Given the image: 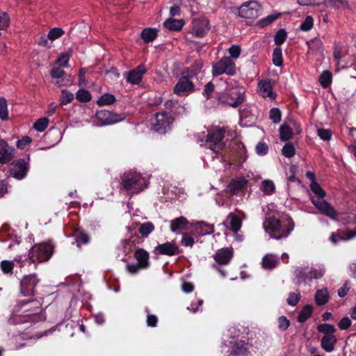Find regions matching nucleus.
<instances>
[{
	"instance_id": "nucleus-1",
	"label": "nucleus",
	"mask_w": 356,
	"mask_h": 356,
	"mask_svg": "<svg viewBox=\"0 0 356 356\" xmlns=\"http://www.w3.org/2000/svg\"><path fill=\"white\" fill-rule=\"evenodd\" d=\"M265 232L270 238L280 240L286 238L294 229L291 219L280 220L274 217H269L263 223Z\"/></svg>"
},
{
	"instance_id": "nucleus-2",
	"label": "nucleus",
	"mask_w": 356,
	"mask_h": 356,
	"mask_svg": "<svg viewBox=\"0 0 356 356\" xmlns=\"http://www.w3.org/2000/svg\"><path fill=\"white\" fill-rule=\"evenodd\" d=\"M310 189L315 194V196H311L310 199L316 208L322 214L329 217L331 219H336L339 215L338 212L335 210L331 204L323 199L326 195L325 191L316 181H312L311 183Z\"/></svg>"
},
{
	"instance_id": "nucleus-3",
	"label": "nucleus",
	"mask_w": 356,
	"mask_h": 356,
	"mask_svg": "<svg viewBox=\"0 0 356 356\" xmlns=\"http://www.w3.org/2000/svg\"><path fill=\"white\" fill-rule=\"evenodd\" d=\"M121 186L120 190L132 191V193H137L143 191L145 186L144 179L136 172H124L122 177Z\"/></svg>"
},
{
	"instance_id": "nucleus-4",
	"label": "nucleus",
	"mask_w": 356,
	"mask_h": 356,
	"mask_svg": "<svg viewBox=\"0 0 356 356\" xmlns=\"http://www.w3.org/2000/svg\"><path fill=\"white\" fill-rule=\"evenodd\" d=\"M53 247L51 244H37L30 250L29 259L31 263L46 261L51 257Z\"/></svg>"
},
{
	"instance_id": "nucleus-5",
	"label": "nucleus",
	"mask_w": 356,
	"mask_h": 356,
	"mask_svg": "<svg viewBox=\"0 0 356 356\" xmlns=\"http://www.w3.org/2000/svg\"><path fill=\"white\" fill-rule=\"evenodd\" d=\"M325 272L324 268L321 266L311 267L310 268L298 267L295 271L297 284H300L307 280H312L313 279H320L324 275Z\"/></svg>"
},
{
	"instance_id": "nucleus-6",
	"label": "nucleus",
	"mask_w": 356,
	"mask_h": 356,
	"mask_svg": "<svg viewBox=\"0 0 356 356\" xmlns=\"http://www.w3.org/2000/svg\"><path fill=\"white\" fill-rule=\"evenodd\" d=\"M244 94L245 89L242 86L235 81L229 83L226 88L227 103L233 107H237L244 101Z\"/></svg>"
},
{
	"instance_id": "nucleus-7",
	"label": "nucleus",
	"mask_w": 356,
	"mask_h": 356,
	"mask_svg": "<svg viewBox=\"0 0 356 356\" xmlns=\"http://www.w3.org/2000/svg\"><path fill=\"white\" fill-rule=\"evenodd\" d=\"M235 73V62L228 56L222 57L218 62L214 63L212 67V74L214 76L222 74L233 76Z\"/></svg>"
},
{
	"instance_id": "nucleus-8",
	"label": "nucleus",
	"mask_w": 356,
	"mask_h": 356,
	"mask_svg": "<svg viewBox=\"0 0 356 356\" xmlns=\"http://www.w3.org/2000/svg\"><path fill=\"white\" fill-rule=\"evenodd\" d=\"M225 136L223 129L216 127L213 131L207 134L206 144L211 150L215 152H219L224 147L222 139Z\"/></svg>"
},
{
	"instance_id": "nucleus-9",
	"label": "nucleus",
	"mask_w": 356,
	"mask_h": 356,
	"mask_svg": "<svg viewBox=\"0 0 356 356\" xmlns=\"http://www.w3.org/2000/svg\"><path fill=\"white\" fill-rule=\"evenodd\" d=\"M172 122L173 118L170 114L162 112L155 115L154 118L152 119L151 124L156 131L164 133Z\"/></svg>"
},
{
	"instance_id": "nucleus-10",
	"label": "nucleus",
	"mask_w": 356,
	"mask_h": 356,
	"mask_svg": "<svg viewBox=\"0 0 356 356\" xmlns=\"http://www.w3.org/2000/svg\"><path fill=\"white\" fill-rule=\"evenodd\" d=\"M261 6L257 1H249L238 9L239 15L247 19H255L261 13Z\"/></svg>"
},
{
	"instance_id": "nucleus-11",
	"label": "nucleus",
	"mask_w": 356,
	"mask_h": 356,
	"mask_svg": "<svg viewBox=\"0 0 356 356\" xmlns=\"http://www.w3.org/2000/svg\"><path fill=\"white\" fill-rule=\"evenodd\" d=\"M38 283L35 275L24 276L20 283V293L24 296H29L34 294V289Z\"/></svg>"
},
{
	"instance_id": "nucleus-12",
	"label": "nucleus",
	"mask_w": 356,
	"mask_h": 356,
	"mask_svg": "<svg viewBox=\"0 0 356 356\" xmlns=\"http://www.w3.org/2000/svg\"><path fill=\"white\" fill-rule=\"evenodd\" d=\"M96 117L98 119V120H99L104 125H108L119 122L124 120L125 118L124 115H118L116 113L106 110L98 111L96 113Z\"/></svg>"
},
{
	"instance_id": "nucleus-13",
	"label": "nucleus",
	"mask_w": 356,
	"mask_h": 356,
	"mask_svg": "<svg viewBox=\"0 0 356 356\" xmlns=\"http://www.w3.org/2000/svg\"><path fill=\"white\" fill-rule=\"evenodd\" d=\"M193 88V83L189 80L188 76H182L175 84L173 91L179 96H185L192 92Z\"/></svg>"
},
{
	"instance_id": "nucleus-14",
	"label": "nucleus",
	"mask_w": 356,
	"mask_h": 356,
	"mask_svg": "<svg viewBox=\"0 0 356 356\" xmlns=\"http://www.w3.org/2000/svg\"><path fill=\"white\" fill-rule=\"evenodd\" d=\"M27 163L23 159L13 162L10 166V171L11 175L18 179H22L24 178L27 172Z\"/></svg>"
},
{
	"instance_id": "nucleus-15",
	"label": "nucleus",
	"mask_w": 356,
	"mask_h": 356,
	"mask_svg": "<svg viewBox=\"0 0 356 356\" xmlns=\"http://www.w3.org/2000/svg\"><path fill=\"white\" fill-rule=\"evenodd\" d=\"M213 257L218 264L226 265L229 263L233 257V249L232 248L219 249L213 254Z\"/></svg>"
},
{
	"instance_id": "nucleus-16",
	"label": "nucleus",
	"mask_w": 356,
	"mask_h": 356,
	"mask_svg": "<svg viewBox=\"0 0 356 356\" xmlns=\"http://www.w3.org/2000/svg\"><path fill=\"white\" fill-rule=\"evenodd\" d=\"M156 254L172 256L179 253V248L175 241L159 244L154 248Z\"/></svg>"
},
{
	"instance_id": "nucleus-17",
	"label": "nucleus",
	"mask_w": 356,
	"mask_h": 356,
	"mask_svg": "<svg viewBox=\"0 0 356 356\" xmlns=\"http://www.w3.org/2000/svg\"><path fill=\"white\" fill-rule=\"evenodd\" d=\"M146 70L145 66L140 65L134 70L127 72L125 76L127 82L131 84L138 83L141 81L143 75L146 72Z\"/></svg>"
},
{
	"instance_id": "nucleus-18",
	"label": "nucleus",
	"mask_w": 356,
	"mask_h": 356,
	"mask_svg": "<svg viewBox=\"0 0 356 356\" xmlns=\"http://www.w3.org/2000/svg\"><path fill=\"white\" fill-rule=\"evenodd\" d=\"M355 237H356V231L339 229L331 234L330 240L332 243L337 244L340 240L348 241Z\"/></svg>"
},
{
	"instance_id": "nucleus-19",
	"label": "nucleus",
	"mask_w": 356,
	"mask_h": 356,
	"mask_svg": "<svg viewBox=\"0 0 356 356\" xmlns=\"http://www.w3.org/2000/svg\"><path fill=\"white\" fill-rule=\"evenodd\" d=\"M223 225L234 233H237L241 227V220L234 213H230L227 216Z\"/></svg>"
},
{
	"instance_id": "nucleus-20",
	"label": "nucleus",
	"mask_w": 356,
	"mask_h": 356,
	"mask_svg": "<svg viewBox=\"0 0 356 356\" xmlns=\"http://www.w3.org/2000/svg\"><path fill=\"white\" fill-rule=\"evenodd\" d=\"M14 157V149L0 140V163H6Z\"/></svg>"
},
{
	"instance_id": "nucleus-21",
	"label": "nucleus",
	"mask_w": 356,
	"mask_h": 356,
	"mask_svg": "<svg viewBox=\"0 0 356 356\" xmlns=\"http://www.w3.org/2000/svg\"><path fill=\"white\" fill-rule=\"evenodd\" d=\"M209 29V22L207 20H195L193 22L192 33L197 37L202 38L207 33Z\"/></svg>"
},
{
	"instance_id": "nucleus-22",
	"label": "nucleus",
	"mask_w": 356,
	"mask_h": 356,
	"mask_svg": "<svg viewBox=\"0 0 356 356\" xmlns=\"http://www.w3.org/2000/svg\"><path fill=\"white\" fill-rule=\"evenodd\" d=\"M259 93L263 97H268L271 99L275 97V94L273 91L272 86L269 81H260L258 83Z\"/></svg>"
},
{
	"instance_id": "nucleus-23",
	"label": "nucleus",
	"mask_w": 356,
	"mask_h": 356,
	"mask_svg": "<svg viewBox=\"0 0 356 356\" xmlns=\"http://www.w3.org/2000/svg\"><path fill=\"white\" fill-rule=\"evenodd\" d=\"M279 264V257L273 254H266L261 259V267L266 270L275 268Z\"/></svg>"
},
{
	"instance_id": "nucleus-24",
	"label": "nucleus",
	"mask_w": 356,
	"mask_h": 356,
	"mask_svg": "<svg viewBox=\"0 0 356 356\" xmlns=\"http://www.w3.org/2000/svg\"><path fill=\"white\" fill-rule=\"evenodd\" d=\"M337 341L334 335H324L321 339V346L326 352H332L334 349Z\"/></svg>"
},
{
	"instance_id": "nucleus-25",
	"label": "nucleus",
	"mask_w": 356,
	"mask_h": 356,
	"mask_svg": "<svg viewBox=\"0 0 356 356\" xmlns=\"http://www.w3.org/2000/svg\"><path fill=\"white\" fill-rule=\"evenodd\" d=\"M188 221L183 216L170 221V230L172 232H181L187 229Z\"/></svg>"
},
{
	"instance_id": "nucleus-26",
	"label": "nucleus",
	"mask_w": 356,
	"mask_h": 356,
	"mask_svg": "<svg viewBox=\"0 0 356 356\" xmlns=\"http://www.w3.org/2000/svg\"><path fill=\"white\" fill-rule=\"evenodd\" d=\"M246 183L247 181L243 178L234 180L228 185L227 191L231 195H236L245 186Z\"/></svg>"
},
{
	"instance_id": "nucleus-27",
	"label": "nucleus",
	"mask_w": 356,
	"mask_h": 356,
	"mask_svg": "<svg viewBox=\"0 0 356 356\" xmlns=\"http://www.w3.org/2000/svg\"><path fill=\"white\" fill-rule=\"evenodd\" d=\"M135 258L143 268H145L149 266V253L143 249H138L134 253Z\"/></svg>"
},
{
	"instance_id": "nucleus-28",
	"label": "nucleus",
	"mask_w": 356,
	"mask_h": 356,
	"mask_svg": "<svg viewBox=\"0 0 356 356\" xmlns=\"http://www.w3.org/2000/svg\"><path fill=\"white\" fill-rule=\"evenodd\" d=\"M329 293L327 289L317 290L315 295V301L317 305H325L329 301Z\"/></svg>"
},
{
	"instance_id": "nucleus-29",
	"label": "nucleus",
	"mask_w": 356,
	"mask_h": 356,
	"mask_svg": "<svg viewBox=\"0 0 356 356\" xmlns=\"http://www.w3.org/2000/svg\"><path fill=\"white\" fill-rule=\"evenodd\" d=\"M280 138L282 141L290 140L293 136V131L289 124H282L279 129Z\"/></svg>"
},
{
	"instance_id": "nucleus-30",
	"label": "nucleus",
	"mask_w": 356,
	"mask_h": 356,
	"mask_svg": "<svg viewBox=\"0 0 356 356\" xmlns=\"http://www.w3.org/2000/svg\"><path fill=\"white\" fill-rule=\"evenodd\" d=\"M184 25L182 20L168 19L165 21L163 26L170 31H179Z\"/></svg>"
},
{
	"instance_id": "nucleus-31",
	"label": "nucleus",
	"mask_w": 356,
	"mask_h": 356,
	"mask_svg": "<svg viewBox=\"0 0 356 356\" xmlns=\"http://www.w3.org/2000/svg\"><path fill=\"white\" fill-rule=\"evenodd\" d=\"M157 35V30L152 28L145 29L141 33V38L145 42L153 41Z\"/></svg>"
},
{
	"instance_id": "nucleus-32",
	"label": "nucleus",
	"mask_w": 356,
	"mask_h": 356,
	"mask_svg": "<svg viewBox=\"0 0 356 356\" xmlns=\"http://www.w3.org/2000/svg\"><path fill=\"white\" fill-rule=\"evenodd\" d=\"M115 102V97L114 95L106 93L102 95L97 101V104L99 106H106V105H111L113 104Z\"/></svg>"
},
{
	"instance_id": "nucleus-33",
	"label": "nucleus",
	"mask_w": 356,
	"mask_h": 356,
	"mask_svg": "<svg viewBox=\"0 0 356 356\" xmlns=\"http://www.w3.org/2000/svg\"><path fill=\"white\" fill-rule=\"evenodd\" d=\"M312 311L313 308L311 305L305 306L298 316V321L304 323L312 315Z\"/></svg>"
},
{
	"instance_id": "nucleus-34",
	"label": "nucleus",
	"mask_w": 356,
	"mask_h": 356,
	"mask_svg": "<svg viewBox=\"0 0 356 356\" xmlns=\"http://www.w3.org/2000/svg\"><path fill=\"white\" fill-rule=\"evenodd\" d=\"M154 229V225L150 222H147L140 225L139 232L143 236L147 237Z\"/></svg>"
},
{
	"instance_id": "nucleus-35",
	"label": "nucleus",
	"mask_w": 356,
	"mask_h": 356,
	"mask_svg": "<svg viewBox=\"0 0 356 356\" xmlns=\"http://www.w3.org/2000/svg\"><path fill=\"white\" fill-rule=\"evenodd\" d=\"M275 186L273 181L266 179L262 181L261 189L266 195H270L275 191Z\"/></svg>"
},
{
	"instance_id": "nucleus-36",
	"label": "nucleus",
	"mask_w": 356,
	"mask_h": 356,
	"mask_svg": "<svg viewBox=\"0 0 356 356\" xmlns=\"http://www.w3.org/2000/svg\"><path fill=\"white\" fill-rule=\"evenodd\" d=\"M15 264L13 261L3 260L0 264V268L4 274H12Z\"/></svg>"
},
{
	"instance_id": "nucleus-37",
	"label": "nucleus",
	"mask_w": 356,
	"mask_h": 356,
	"mask_svg": "<svg viewBox=\"0 0 356 356\" xmlns=\"http://www.w3.org/2000/svg\"><path fill=\"white\" fill-rule=\"evenodd\" d=\"M273 63L275 66L280 67L282 65V49L280 47H276L273 50Z\"/></svg>"
},
{
	"instance_id": "nucleus-38",
	"label": "nucleus",
	"mask_w": 356,
	"mask_h": 356,
	"mask_svg": "<svg viewBox=\"0 0 356 356\" xmlns=\"http://www.w3.org/2000/svg\"><path fill=\"white\" fill-rule=\"evenodd\" d=\"M332 81V74L329 71H325L319 77V82L321 85L326 88H327Z\"/></svg>"
},
{
	"instance_id": "nucleus-39",
	"label": "nucleus",
	"mask_w": 356,
	"mask_h": 356,
	"mask_svg": "<svg viewBox=\"0 0 356 356\" xmlns=\"http://www.w3.org/2000/svg\"><path fill=\"white\" fill-rule=\"evenodd\" d=\"M321 3L325 4L326 6L334 8H343L347 6V3L343 0H323Z\"/></svg>"
},
{
	"instance_id": "nucleus-40",
	"label": "nucleus",
	"mask_w": 356,
	"mask_h": 356,
	"mask_svg": "<svg viewBox=\"0 0 356 356\" xmlns=\"http://www.w3.org/2000/svg\"><path fill=\"white\" fill-rule=\"evenodd\" d=\"M282 154L286 158H291L296 154L293 145L291 143H286L282 149Z\"/></svg>"
},
{
	"instance_id": "nucleus-41",
	"label": "nucleus",
	"mask_w": 356,
	"mask_h": 356,
	"mask_svg": "<svg viewBox=\"0 0 356 356\" xmlns=\"http://www.w3.org/2000/svg\"><path fill=\"white\" fill-rule=\"evenodd\" d=\"M49 120L47 118L38 119L34 124L33 127L38 131H43L48 126Z\"/></svg>"
},
{
	"instance_id": "nucleus-42",
	"label": "nucleus",
	"mask_w": 356,
	"mask_h": 356,
	"mask_svg": "<svg viewBox=\"0 0 356 356\" xmlns=\"http://www.w3.org/2000/svg\"><path fill=\"white\" fill-rule=\"evenodd\" d=\"M318 330L320 332H323L325 334V335H334L333 333L336 332V328L334 325L324 323L321 324L318 327Z\"/></svg>"
},
{
	"instance_id": "nucleus-43",
	"label": "nucleus",
	"mask_w": 356,
	"mask_h": 356,
	"mask_svg": "<svg viewBox=\"0 0 356 356\" xmlns=\"http://www.w3.org/2000/svg\"><path fill=\"white\" fill-rule=\"evenodd\" d=\"M76 97L79 102H87L91 99V95L88 90L80 89L78 90Z\"/></svg>"
},
{
	"instance_id": "nucleus-44",
	"label": "nucleus",
	"mask_w": 356,
	"mask_h": 356,
	"mask_svg": "<svg viewBox=\"0 0 356 356\" xmlns=\"http://www.w3.org/2000/svg\"><path fill=\"white\" fill-rule=\"evenodd\" d=\"M0 118L5 120L8 118L7 101L5 98H0Z\"/></svg>"
},
{
	"instance_id": "nucleus-45",
	"label": "nucleus",
	"mask_w": 356,
	"mask_h": 356,
	"mask_svg": "<svg viewBox=\"0 0 356 356\" xmlns=\"http://www.w3.org/2000/svg\"><path fill=\"white\" fill-rule=\"evenodd\" d=\"M280 17V14H273L264 17L259 21V25L261 27H264L272 23L275 19Z\"/></svg>"
},
{
	"instance_id": "nucleus-46",
	"label": "nucleus",
	"mask_w": 356,
	"mask_h": 356,
	"mask_svg": "<svg viewBox=\"0 0 356 356\" xmlns=\"http://www.w3.org/2000/svg\"><path fill=\"white\" fill-rule=\"evenodd\" d=\"M74 99V95L72 92L63 90L62 94L60 98V103L62 104H67L68 103L71 102Z\"/></svg>"
},
{
	"instance_id": "nucleus-47",
	"label": "nucleus",
	"mask_w": 356,
	"mask_h": 356,
	"mask_svg": "<svg viewBox=\"0 0 356 356\" xmlns=\"http://www.w3.org/2000/svg\"><path fill=\"white\" fill-rule=\"evenodd\" d=\"M64 33V31L60 29V28H54L52 29H51L49 32V33L47 34V38L53 41L58 38H60V36H62Z\"/></svg>"
},
{
	"instance_id": "nucleus-48",
	"label": "nucleus",
	"mask_w": 356,
	"mask_h": 356,
	"mask_svg": "<svg viewBox=\"0 0 356 356\" xmlns=\"http://www.w3.org/2000/svg\"><path fill=\"white\" fill-rule=\"evenodd\" d=\"M286 33L284 29H280L275 34L274 38L275 43L277 45L282 44L286 40Z\"/></svg>"
},
{
	"instance_id": "nucleus-49",
	"label": "nucleus",
	"mask_w": 356,
	"mask_h": 356,
	"mask_svg": "<svg viewBox=\"0 0 356 356\" xmlns=\"http://www.w3.org/2000/svg\"><path fill=\"white\" fill-rule=\"evenodd\" d=\"M300 293L291 292L289 293V297L286 300L287 303L291 306L296 305L300 300Z\"/></svg>"
},
{
	"instance_id": "nucleus-50",
	"label": "nucleus",
	"mask_w": 356,
	"mask_h": 356,
	"mask_svg": "<svg viewBox=\"0 0 356 356\" xmlns=\"http://www.w3.org/2000/svg\"><path fill=\"white\" fill-rule=\"evenodd\" d=\"M281 111L280 109L277 108H273L270 109L269 113V117L270 119L273 121L274 123H278L281 120Z\"/></svg>"
},
{
	"instance_id": "nucleus-51",
	"label": "nucleus",
	"mask_w": 356,
	"mask_h": 356,
	"mask_svg": "<svg viewBox=\"0 0 356 356\" xmlns=\"http://www.w3.org/2000/svg\"><path fill=\"white\" fill-rule=\"evenodd\" d=\"M241 49L238 45H232L228 49V52L230 55V58L233 60L238 58L241 54Z\"/></svg>"
},
{
	"instance_id": "nucleus-52",
	"label": "nucleus",
	"mask_w": 356,
	"mask_h": 356,
	"mask_svg": "<svg viewBox=\"0 0 356 356\" xmlns=\"http://www.w3.org/2000/svg\"><path fill=\"white\" fill-rule=\"evenodd\" d=\"M10 24V18L7 13H0V30L5 29Z\"/></svg>"
},
{
	"instance_id": "nucleus-53",
	"label": "nucleus",
	"mask_w": 356,
	"mask_h": 356,
	"mask_svg": "<svg viewBox=\"0 0 356 356\" xmlns=\"http://www.w3.org/2000/svg\"><path fill=\"white\" fill-rule=\"evenodd\" d=\"M313 18L311 16H307L305 18L304 22L301 24L300 29L302 31H309L313 27Z\"/></svg>"
},
{
	"instance_id": "nucleus-54",
	"label": "nucleus",
	"mask_w": 356,
	"mask_h": 356,
	"mask_svg": "<svg viewBox=\"0 0 356 356\" xmlns=\"http://www.w3.org/2000/svg\"><path fill=\"white\" fill-rule=\"evenodd\" d=\"M232 343L233 344V348H234V352L236 353H240L247 350L245 343L242 340L235 341L232 342Z\"/></svg>"
},
{
	"instance_id": "nucleus-55",
	"label": "nucleus",
	"mask_w": 356,
	"mask_h": 356,
	"mask_svg": "<svg viewBox=\"0 0 356 356\" xmlns=\"http://www.w3.org/2000/svg\"><path fill=\"white\" fill-rule=\"evenodd\" d=\"M181 243L182 245L188 247L193 246L194 243V239L192 236H189L188 234L184 233L182 234V238L181 241Z\"/></svg>"
},
{
	"instance_id": "nucleus-56",
	"label": "nucleus",
	"mask_w": 356,
	"mask_h": 356,
	"mask_svg": "<svg viewBox=\"0 0 356 356\" xmlns=\"http://www.w3.org/2000/svg\"><path fill=\"white\" fill-rule=\"evenodd\" d=\"M70 57V54L69 53H64L59 56V57L57 59V63L60 67H65L67 66L69 59Z\"/></svg>"
},
{
	"instance_id": "nucleus-57",
	"label": "nucleus",
	"mask_w": 356,
	"mask_h": 356,
	"mask_svg": "<svg viewBox=\"0 0 356 356\" xmlns=\"http://www.w3.org/2000/svg\"><path fill=\"white\" fill-rule=\"evenodd\" d=\"M307 44L310 49H316L321 50L323 48V42L321 40L315 38L307 42Z\"/></svg>"
},
{
	"instance_id": "nucleus-58",
	"label": "nucleus",
	"mask_w": 356,
	"mask_h": 356,
	"mask_svg": "<svg viewBox=\"0 0 356 356\" xmlns=\"http://www.w3.org/2000/svg\"><path fill=\"white\" fill-rule=\"evenodd\" d=\"M200 229H201V233L203 235L211 234L214 231V228L212 225L206 224L204 222L200 223Z\"/></svg>"
},
{
	"instance_id": "nucleus-59",
	"label": "nucleus",
	"mask_w": 356,
	"mask_h": 356,
	"mask_svg": "<svg viewBox=\"0 0 356 356\" xmlns=\"http://www.w3.org/2000/svg\"><path fill=\"white\" fill-rule=\"evenodd\" d=\"M268 151V145L264 143H259L256 146V152L259 155H265Z\"/></svg>"
},
{
	"instance_id": "nucleus-60",
	"label": "nucleus",
	"mask_w": 356,
	"mask_h": 356,
	"mask_svg": "<svg viewBox=\"0 0 356 356\" xmlns=\"http://www.w3.org/2000/svg\"><path fill=\"white\" fill-rule=\"evenodd\" d=\"M289 326V321L285 316H280L278 318V327L280 330L284 331Z\"/></svg>"
},
{
	"instance_id": "nucleus-61",
	"label": "nucleus",
	"mask_w": 356,
	"mask_h": 356,
	"mask_svg": "<svg viewBox=\"0 0 356 356\" xmlns=\"http://www.w3.org/2000/svg\"><path fill=\"white\" fill-rule=\"evenodd\" d=\"M31 138L29 136H24L21 140L17 141V147L19 149H24L31 142Z\"/></svg>"
},
{
	"instance_id": "nucleus-62",
	"label": "nucleus",
	"mask_w": 356,
	"mask_h": 356,
	"mask_svg": "<svg viewBox=\"0 0 356 356\" xmlns=\"http://www.w3.org/2000/svg\"><path fill=\"white\" fill-rule=\"evenodd\" d=\"M126 268L129 273L136 274L143 268L138 264H128Z\"/></svg>"
},
{
	"instance_id": "nucleus-63",
	"label": "nucleus",
	"mask_w": 356,
	"mask_h": 356,
	"mask_svg": "<svg viewBox=\"0 0 356 356\" xmlns=\"http://www.w3.org/2000/svg\"><path fill=\"white\" fill-rule=\"evenodd\" d=\"M146 323L149 327H156L158 323V318L156 315L148 314L147 316Z\"/></svg>"
},
{
	"instance_id": "nucleus-64",
	"label": "nucleus",
	"mask_w": 356,
	"mask_h": 356,
	"mask_svg": "<svg viewBox=\"0 0 356 356\" xmlns=\"http://www.w3.org/2000/svg\"><path fill=\"white\" fill-rule=\"evenodd\" d=\"M76 237V242L78 244L80 243L85 244L89 241L88 235L84 232H77Z\"/></svg>"
}]
</instances>
